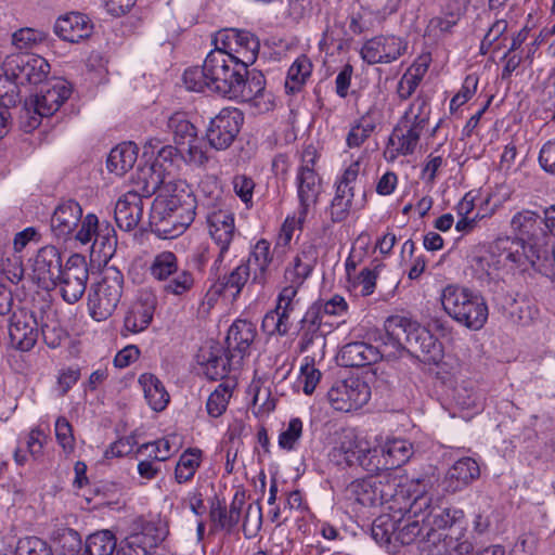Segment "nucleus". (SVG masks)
<instances>
[{
  "label": "nucleus",
  "mask_w": 555,
  "mask_h": 555,
  "mask_svg": "<svg viewBox=\"0 0 555 555\" xmlns=\"http://www.w3.org/2000/svg\"><path fill=\"white\" fill-rule=\"evenodd\" d=\"M387 353L384 344L378 348L365 341H352L340 349L338 359L343 366L362 367L376 363L383 357H387Z\"/></svg>",
  "instance_id": "obj_25"
},
{
  "label": "nucleus",
  "mask_w": 555,
  "mask_h": 555,
  "mask_svg": "<svg viewBox=\"0 0 555 555\" xmlns=\"http://www.w3.org/2000/svg\"><path fill=\"white\" fill-rule=\"evenodd\" d=\"M44 39L43 33L33 28H22L12 36L13 44L20 50L31 49Z\"/></svg>",
  "instance_id": "obj_61"
},
{
  "label": "nucleus",
  "mask_w": 555,
  "mask_h": 555,
  "mask_svg": "<svg viewBox=\"0 0 555 555\" xmlns=\"http://www.w3.org/2000/svg\"><path fill=\"white\" fill-rule=\"evenodd\" d=\"M262 524V511L259 504H249L242 525L245 538L251 539L257 535Z\"/></svg>",
  "instance_id": "obj_57"
},
{
  "label": "nucleus",
  "mask_w": 555,
  "mask_h": 555,
  "mask_svg": "<svg viewBox=\"0 0 555 555\" xmlns=\"http://www.w3.org/2000/svg\"><path fill=\"white\" fill-rule=\"evenodd\" d=\"M93 25L88 16L81 13H69L59 17L54 24V33L63 40L77 43L90 37Z\"/></svg>",
  "instance_id": "obj_31"
},
{
  "label": "nucleus",
  "mask_w": 555,
  "mask_h": 555,
  "mask_svg": "<svg viewBox=\"0 0 555 555\" xmlns=\"http://www.w3.org/2000/svg\"><path fill=\"white\" fill-rule=\"evenodd\" d=\"M179 154L186 163L196 166H204L208 162V156L198 135L194 142H186L184 146H179Z\"/></svg>",
  "instance_id": "obj_56"
},
{
  "label": "nucleus",
  "mask_w": 555,
  "mask_h": 555,
  "mask_svg": "<svg viewBox=\"0 0 555 555\" xmlns=\"http://www.w3.org/2000/svg\"><path fill=\"white\" fill-rule=\"evenodd\" d=\"M63 269L61 251L53 245H47L41 247L35 256L33 279L40 287L49 289Z\"/></svg>",
  "instance_id": "obj_21"
},
{
  "label": "nucleus",
  "mask_w": 555,
  "mask_h": 555,
  "mask_svg": "<svg viewBox=\"0 0 555 555\" xmlns=\"http://www.w3.org/2000/svg\"><path fill=\"white\" fill-rule=\"evenodd\" d=\"M122 293L124 274L116 267H107L101 281L92 284L88 294V308L92 319H108L118 307Z\"/></svg>",
  "instance_id": "obj_7"
},
{
  "label": "nucleus",
  "mask_w": 555,
  "mask_h": 555,
  "mask_svg": "<svg viewBox=\"0 0 555 555\" xmlns=\"http://www.w3.org/2000/svg\"><path fill=\"white\" fill-rule=\"evenodd\" d=\"M55 436L59 444L65 452L70 453L74 451L75 438L73 435V427L66 417H57L55 422Z\"/></svg>",
  "instance_id": "obj_60"
},
{
  "label": "nucleus",
  "mask_w": 555,
  "mask_h": 555,
  "mask_svg": "<svg viewBox=\"0 0 555 555\" xmlns=\"http://www.w3.org/2000/svg\"><path fill=\"white\" fill-rule=\"evenodd\" d=\"M232 364L237 365L236 359H232L228 351L225 357H223L220 354V349L216 348V351H211L205 362V374L212 380L223 378Z\"/></svg>",
  "instance_id": "obj_47"
},
{
  "label": "nucleus",
  "mask_w": 555,
  "mask_h": 555,
  "mask_svg": "<svg viewBox=\"0 0 555 555\" xmlns=\"http://www.w3.org/2000/svg\"><path fill=\"white\" fill-rule=\"evenodd\" d=\"M139 384L147 404L153 411L162 412L167 408L170 396L156 375L143 373L139 377Z\"/></svg>",
  "instance_id": "obj_34"
},
{
  "label": "nucleus",
  "mask_w": 555,
  "mask_h": 555,
  "mask_svg": "<svg viewBox=\"0 0 555 555\" xmlns=\"http://www.w3.org/2000/svg\"><path fill=\"white\" fill-rule=\"evenodd\" d=\"M396 522L390 516H382L372 525V537L379 544L395 543Z\"/></svg>",
  "instance_id": "obj_52"
},
{
  "label": "nucleus",
  "mask_w": 555,
  "mask_h": 555,
  "mask_svg": "<svg viewBox=\"0 0 555 555\" xmlns=\"http://www.w3.org/2000/svg\"><path fill=\"white\" fill-rule=\"evenodd\" d=\"M88 280L89 269L85 256L73 254L51 288H59L64 301L75 304L83 296Z\"/></svg>",
  "instance_id": "obj_11"
},
{
  "label": "nucleus",
  "mask_w": 555,
  "mask_h": 555,
  "mask_svg": "<svg viewBox=\"0 0 555 555\" xmlns=\"http://www.w3.org/2000/svg\"><path fill=\"white\" fill-rule=\"evenodd\" d=\"M167 168L159 162L141 167L135 178V189L144 198H150L157 190L166 183Z\"/></svg>",
  "instance_id": "obj_33"
},
{
  "label": "nucleus",
  "mask_w": 555,
  "mask_h": 555,
  "mask_svg": "<svg viewBox=\"0 0 555 555\" xmlns=\"http://www.w3.org/2000/svg\"><path fill=\"white\" fill-rule=\"evenodd\" d=\"M314 254L313 248L309 247V250H302L294 259L293 269L286 270V278L291 280V285H295L298 288L309 276L315 262Z\"/></svg>",
  "instance_id": "obj_44"
},
{
  "label": "nucleus",
  "mask_w": 555,
  "mask_h": 555,
  "mask_svg": "<svg viewBox=\"0 0 555 555\" xmlns=\"http://www.w3.org/2000/svg\"><path fill=\"white\" fill-rule=\"evenodd\" d=\"M302 434V422L300 418H292L288 426L279 436V446L285 450H293Z\"/></svg>",
  "instance_id": "obj_63"
},
{
  "label": "nucleus",
  "mask_w": 555,
  "mask_h": 555,
  "mask_svg": "<svg viewBox=\"0 0 555 555\" xmlns=\"http://www.w3.org/2000/svg\"><path fill=\"white\" fill-rule=\"evenodd\" d=\"M167 129L172 133L178 146H184L186 142L196 140L197 129L183 112H176L168 118Z\"/></svg>",
  "instance_id": "obj_42"
},
{
  "label": "nucleus",
  "mask_w": 555,
  "mask_h": 555,
  "mask_svg": "<svg viewBox=\"0 0 555 555\" xmlns=\"http://www.w3.org/2000/svg\"><path fill=\"white\" fill-rule=\"evenodd\" d=\"M114 551L117 552V542L109 530L90 534L83 547L85 555H113Z\"/></svg>",
  "instance_id": "obj_43"
},
{
  "label": "nucleus",
  "mask_w": 555,
  "mask_h": 555,
  "mask_svg": "<svg viewBox=\"0 0 555 555\" xmlns=\"http://www.w3.org/2000/svg\"><path fill=\"white\" fill-rule=\"evenodd\" d=\"M15 555H51V548L43 540L29 537L18 541Z\"/></svg>",
  "instance_id": "obj_62"
},
{
  "label": "nucleus",
  "mask_w": 555,
  "mask_h": 555,
  "mask_svg": "<svg viewBox=\"0 0 555 555\" xmlns=\"http://www.w3.org/2000/svg\"><path fill=\"white\" fill-rule=\"evenodd\" d=\"M345 498L362 506H377L378 499L374 488V477L351 481L345 489Z\"/></svg>",
  "instance_id": "obj_39"
},
{
  "label": "nucleus",
  "mask_w": 555,
  "mask_h": 555,
  "mask_svg": "<svg viewBox=\"0 0 555 555\" xmlns=\"http://www.w3.org/2000/svg\"><path fill=\"white\" fill-rule=\"evenodd\" d=\"M149 272L156 281L165 282L163 291L166 294L182 296L189 293L195 284L193 273L189 270L179 271L178 258L175 253L169 250L154 256Z\"/></svg>",
  "instance_id": "obj_9"
},
{
  "label": "nucleus",
  "mask_w": 555,
  "mask_h": 555,
  "mask_svg": "<svg viewBox=\"0 0 555 555\" xmlns=\"http://www.w3.org/2000/svg\"><path fill=\"white\" fill-rule=\"evenodd\" d=\"M261 330L269 336H285L291 330V322L283 320L278 312L271 310L262 319Z\"/></svg>",
  "instance_id": "obj_59"
},
{
  "label": "nucleus",
  "mask_w": 555,
  "mask_h": 555,
  "mask_svg": "<svg viewBox=\"0 0 555 555\" xmlns=\"http://www.w3.org/2000/svg\"><path fill=\"white\" fill-rule=\"evenodd\" d=\"M117 246L116 232L113 225L108 222H102L96 231L92 247H99V251L104 257H111Z\"/></svg>",
  "instance_id": "obj_50"
},
{
  "label": "nucleus",
  "mask_w": 555,
  "mask_h": 555,
  "mask_svg": "<svg viewBox=\"0 0 555 555\" xmlns=\"http://www.w3.org/2000/svg\"><path fill=\"white\" fill-rule=\"evenodd\" d=\"M297 293V286L288 285L281 291L278 297V302L273 310L278 312L279 315L286 322H291L289 317L295 310L296 304L298 302L296 299Z\"/></svg>",
  "instance_id": "obj_53"
},
{
  "label": "nucleus",
  "mask_w": 555,
  "mask_h": 555,
  "mask_svg": "<svg viewBox=\"0 0 555 555\" xmlns=\"http://www.w3.org/2000/svg\"><path fill=\"white\" fill-rule=\"evenodd\" d=\"M251 276L249 266L242 262L235 267L229 274L219 278L214 287L219 294L229 293L234 298L240 295L243 287Z\"/></svg>",
  "instance_id": "obj_40"
},
{
  "label": "nucleus",
  "mask_w": 555,
  "mask_h": 555,
  "mask_svg": "<svg viewBox=\"0 0 555 555\" xmlns=\"http://www.w3.org/2000/svg\"><path fill=\"white\" fill-rule=\"evenodd\" d=\"M245 264L249 266L251 283L264 286L273 272V253L267 240H259L253 247Z\"/></svg>",
  "instance_id": "obj_29"
},
{
  "label": "nucleus",
  "mask_w": 555,
  "mask_h": 555,
  "mask_svg": "<svg viewBox=\"0 0 555 555\" xmlns=\"http://www.w3.org/2000/svg\"><path fill=\"white\" fill-rule=\"evenodd\" d=\"M406 48V42L400 37L380 35L366 40L360 53L363 61L367 64H387L403 55Z\"/></svg>",
  "instance_id": "obj_18"
},
{
  "label": "nucleus",
  "mask_w": 555,
  "mask_h": 555,
  "mask_svg": "<svg viewBox=\"0 0 555 555\" xmlns=\"http://www.w3.org/2000/svg\"><path fill=\"white\" fill-rule=\"evenodd\" d=\"M516 245L511 237H499L489 249H477L468 256L467 270L472 278L481 284H490L496 280V272L502 268L518 269Z\"/></svg>",
  "instance_id": "obj_5"
},
{
  "label": "nucleus",
  "mask_w": 555,
  "mask_h": 555,
  "mask_svg": "<svg viewBox=\"0 0 555 555\" xmlns=\"http://www.w3.org/2000/svg\"><path fill=\"white\" fill-rule=\"evenodd\" d=\"M430 116V105L426 98L417 96L410 104L403 116L400 118L403 122H410L425 129L428 126Z\"/></svg>",
  "instance_id": "obj_48"
},
{
  "label": "nucleus",
  "mask_w": 555,
  "mask_h": 555,
  "mask_svg": "<svg viewBox=\"0 0 555 555\" xmlns=\"http://www.w3.org/2000/svg\"><path fill=\"white\" fill-rule=\"evenodd\" d=\"M374 129V122L369 120L366 117L360 118V120L351 127L350 131L347 134V145L350 149L359 147L370 138Z\"/></svg>",
  "instance_id": "obj_55"
},
{
  "label": "nucleus",
  "mask_w": 555,
  "mask_h": 555,
  "mask_svg": "<svg viewBox=\"0 0 555 555\" xmlns=\"http://www.w3.org/2000/svg\"><path fill=\"white\" fill-rule=\"evenodd\" d=\"M440 300L453 320L470 330H480L487 322L488 306L483 297L469 288L448 285L442 289Z\"/></svg>",
  "instance_id": "obj_4"
},
{
  "label": "nucleus",
  "mask_w": 555,
  "mask_h": 555,
  "mask_svg": "<svg viewBox=\"0 0 555 555\" xmlns=\"http://www.w3.org/2000/svg\"><path fill=\"white\" fill-rule=\"evenodd\" d=\"M79 223L80 228L74 233L73 237L82 245L93 243L100 225L99 218L94 214H88L81 218Z\"/></svg>",
  "instance_id": "obj_58"
},
{
  "label": "nucleus",
  "mask_w": 555,
  "mask_h": 555,
  "mask_svg": "<svg viewBox=\"0 0 555 555\" xmlns=\"http://www.w3.org/2000/svg\"><path fill=\"white\" fill-rule=\"evenodd\" d=\"M238 72L240 65L235 64L225 50L215 47L202 67H191L184 72L183 81L191 91H208L224 96Z\"/></svg>",
  "instance_id": "obj_3"
},
{
  "label": "nucleus",
  "mask_w": 555,
  "mask_h": 555,
  "mask_svg": "<svg viewBox=\"0 0 555 555\" xmlns=\"http://www.w3.org/2000/svg\"><path fill=\"white\" fill-rule=\"evenodd\" d=\"M210 519L217 528L231 532L236 526L235 521L230 518L229 511L222 502L219 500L211 504L210 507Z\"/></svg>",
  "instance_id": "obj_64"
},
{
  "label": "nucleus",
  "mask_w": 555,
  "mask_h": 555,
  "mask_svg": "<svg viewBox=\"0 0 555 555\" xmlns=\"http://www.w3.org/2000/svg\"><path fill=\"white\" fill-rule=\"evenodd\" d=\"M70 94L72 85L64 79H57L47 89H42L40 93L27 99L21 114L25 130L36 129L40 125L41 118L54 115Z\"/></svg>",
  "instance_id": "obj_6"
},
{
  "label": "nucleus",
  "mask_w": 555,
  "mask_h": 555,
  "mask_svg": "<svg viewBox=\"0 0 555 555\" xmlns=\"http://www.w3.org/2000/svg\"><path fill=\"white\" fill-rule=\"evenodd\" d=\"M209 234L219 246L215 264L221 263L235 235L234 215L221 207L211 208L206 215Z\"/></svg>",
  "instance_id": "obj_19"
},
{
  "label": "nucleus",
  "mask_w": 555,
  "mask_h": 555,
  "mask_svg": "<svg viewBox=\"0 0 555 555\" xmlns=\"http://www.w3.org/2000/svg\"><path fill=\"white\" fill-rule=\"evenodd\" d=\"M224 98L246 102L256 114H264L273 109L274 95L266 90L264 76L258 70L241 69L229 87Z\"/></svg>",
  "instance_id": "obj_8"
},
{
  "label": "nucleus",
  "mask_w": 555,
  "mask_h": 555,
  "mask_svg": "<svg viewBox=\"0 0 555 555\" xmlns=\"http://www.w3.org/2000/svg\"><path fill=\"white\" fill-rule=\"evenodd\" d=\"M353 197L352 189L336 188L335 196L330 206L333 222H341L348 218L353 206Z\"/></svg>",
  "instance_id": "obj_46"
},
{
  "label": "nucleus",
  "mask_w": 555,
  "mask_h": 555,
  "mask_svg": "<svg viewBox=\"0 0 555 555\" xmlns=\"http://www.w3.org/2000/svg\"><path fill=\"white\" fill-rule=\"evenodd\" d=\"M462 511L459 509L435 506L429 511L427 522L430 528H434L438 531V529H446L451 527L462 517Z\"/></svg>",
  "instance_id": "obj_51"
},
{
  "label": "nucleus",
  "mask_w": 555,
  "mask_h": 555,
  "mask_svg": "<svg viewBox=\"0 0 555 555\" xmlns=\"http://www.w3.org/2000/svg\"><path fill=\"white\" fill-rule=\"evenodd\" d=\"M155 212V224L151 225L152 232L158 237L164 240H170L178 237L191 225L196 215V198L191 193L184 194V208L182 212H173L167 219L163 220V217H158L159 214L165 212V208L157 206Z\"/></svg>",
  "instance_id": "obj_17"
},
{
  "label": "nucleus",
  "mask_w": 555,
  "mask_h": 555,
  "mask_svg": "<svg viewBox=\"0 0 555 555\" xmlns=\"http://www.w3.org/2000/svg\"><path fill=\"white\" fill-rule=\"evenodd\" d=\"M423 131V128L400 119L388 140L390 158L412 155L418 146Z\"/></svg>",
  "instance_id": "obj_28"
},
{
  "label": "nucleus",
  "mask_w": 555,
  "mask_h": 555,
  "mask_svg": "<svg viewBox=\"0 0 555 555\" xmlns=\"http://www.w3.org/2000/svg\"><path fill=\"white\" fill-rule=\"evenodd\" d=\"M371 398V388L359 377H349L333 383L327 391L330 404L337 411L350 412L362 408Z\"/></svg>",
  "instance_id": "obj_12"
},
{
  "label": "nucleus",
  "mask_w": 555,
  "mask_h": 555,
  "mask_svg": "<svg viewBox=\"0 0 555 555\" xmlns=\"http://www.w3.org/2000/svg\"><path fill=\"white\" fill-rule=\"evenodd\" d=\"M143 198L139 191H129L115 205V221L124 231L133 230L143 216Z\"/></svg>",
  "instance_id": "obj_30"
},
{
  "label": "nucleus",
  "mask_w": 555,
  "mask_h": 555,
  "mask_svg": "<svg viewBox=\"0 0 555 555\" xmlns=\"http://www.w3.org/2000/svg\"><path fill=\"white\" fill-rule=\"evenodd\" d=\"M157 206H162V208H165L164 214H159L158 217H163L162 219L165 220L169 216L173 215V212H182V208H184V194H173L170 196H157L151 207L150 212V225L155 224V212L158 208Z\"/></svg>",
  "instance_id": "obj_49"
},
{
  "label": "nucleus",
  "mask_w": 555,
  "mask_h": 555,
  "mask_svg": "<svg viewBox=\"0 0 555 555\" xmlns=\"http://www.w3.org/2000/svg\"><path fill=\"white\" fill-rule=\"evenodd\" d=\"M312 73V63L305 54L298 56L291 65L285 80V90L287 93L299 92Z\"/></svg>",
  "instance_id": "obj_41"
},
{
  "label": "nucleus",
  "mask_w": 555,
  "mask_h": 555,
  "mask_svg": "<svg viewBox=\"0 0 555 555\" xmlns=\"http://www.w3.org/2000/svg\"><path fill=\"white\" fill-rule=\"evenodd\" d=\"M384 346L387 357H395L406 350L423 362L438 363L442 357V346L425 327L410 319L393 315L385 322Z\"/></svg>",
  "instance_id": "obj_2"
},
{
  "label": "nucleus",
  "mask_w": 555,
  "mask_h": 555,
  "mask_svg": "<svg viewBox=\"0 0 555 555\" xmlns=\"http://www.w3.org/2000/svg\"><path fill=\"white\" fill-rule=\"evenodd\" d=\"M244 122V114L237 108H222L217 116L211 118L207 130L206 139L210 147L216 151L229 149Z\"/></svg>",
  "instance_id": "obj_13"
},
{
  "label": "nucleus",
  "mask_w": 555,
  "mask_h": 555,
  "mask_svg": "<svg viewBox=\"0 0 555 555\" xmlns=\"http://www.w3.org/2000/svg\"><path fill=\"white\" fill-rule=\"evenodd\" d=\"M160 540L156 525L145 522L139 532H133L120 541L116 555H149Z\"/></svg>",
  "instance_id": "obj_27"
},
{
  "label": "nucleus",
  "mask_w": 555,
  "mask_h": 555,
  "mask_svg": "<svg viewBox=\"0 0 555 555\" xmlns=\"http://www.w3.org/2000/svg\"><path fill=\"white\" fill-rule=\"evenodd\" d=\"M545 210L539 214L533 210H521L511 220V227L516 234L511 238L517 247L518 269L527 271H547L555 262V246L546 232Z\"/></svg>",
  "instance_id": "obj_1"
},
{
  "label": "nucleus",
  "mask_w": 555,
  "mask_h": 555,
  "mask_svg": "<svg viewBox=\"0 0 555 555\" xmlns=\"http://www.w3.org/2000/svg\"><path fill=\"white\" fill-rule=\"evenodd\" d=\"M377 453L378 450L376 448H371L367 441L359 439L353 435H346L339 446L332 450L331 456L338 465H359L364 469L372 472L374 469H378V462H374L377 457Z\"/></svg>",
  "instance_id": "obj_15"
},
{
  "label": "nucleus",
  "mask_w": 555,
  "mask_h": 555,
  "mask_svg": "<svg viewBox=\"0 0 555 555\" xmlns=\"http://www.w3.org/2000/svg\"><path fill=\"white\" fill-rule=\"evenodd\" d=\"M202 451L188 449L181 455L176 465L175 478L178 483L191 480L201 465Z\"/></svg>",
  "instance_id": "obj_45"
},
{
  "label": "nucleus",
  "mask_w": 555,
  "mask_h": 555,
  "mask_svg": "<svg viewBox=\"0 0 555 555\" xmlns=\"http://www.w3.org/2000/svg\"><path fill=\"white\" fill-rule=\"evenodd\" d=\"M157 297L151 291H141L125 317V328L139 333L147 328L153 320Z\"/></svg>",
  "instance_id": "obj_26"
},
{
  "label": "nucleus",
  "mask_w": 555,
  "mask_h": 555,
  "mask_svg": "<svg viewBox=\"0 0 555 555\" xmlns=\"http://www.w3.org/2000/svg\"><path fill=\"white\" fill-rule=\"evenodd\" d=\"M256 335V325L250 321L238 319L230 326L225 337L227 351L232 359H236L237 365H241L242 360L249 356Z\"/></svg>",
  "instance_id": "obj_24"
},
{
  "label": "nucleus",
  "mask_w": 555,
  "mask_h": 555,
  "mask_svg": "<svg viewBox=\"0 0 555 555\" xmlns=\"http://www.w3.org/2000/svg\"><path fill=\"white\" fill-rule=\"evenodd\" d=\"M8 331L11 346L20 351H29L39 336L36 318L23 311L11 317Z\"/></svg>",
  "instance_id": "obj_23"
},
{
  "label": "nucleus",
  "mask_w": 555,
  "mask_h": 555,
  "mask_svg": "<svg viewBox=\"0 0 555 555\" xmlns=\"http://www.w3.org/2000/svg\"><path fill=\"white\" fill-rule=\"evenodd\" d=\"M230 398L231 391L229 387L219 385L208 397L206 403L207 413L212 417L221 416L228 406Z\"/></svg>",
  "instance_id": "obj_54"
},
{
  "label": "nucleus",
  "mask_w": 555,
  "mask_h": 555,
  "mask_svg": "<svg viewBox=\"0 0 555 555\" xmlns=\"http://www.w3.org/2000/svg\"><path fill=\"white\" fill-rule=\"evenodd\" d=\"M423 530L418 520L398 526L395 532V544L416 545V548L420 551L421 541H429L430 543L439 539V531L436 529L428 528L426 534H423Z\"/></svg>",
  "instance_id": "obj_35"
},
{
  "label": "nucleus",
  "mask_w": 555,
  "mask_h": 555,
  "mask_svg": "<svg viewBox=\"0 0 555 555\" xmlns=\"http://www.w3.org/2000/svg\"><path fill=\"white\" fill-rule=\"evenodd\" d=\"M137 157V146L132 142L118 144L108 154L107 169L117 176H122L133 167Z\"/></svg>",
  "instance_id": "obj_38"
},
{
  "label": "nucleus",
  "mask_w": 555,
  "mask_h": 555,
  "mask_svg": "<svg viewBox=\"0 0 555 555\" xmlns=\"http://www.w3.org/2000/svg\"><path fill=\"white\" fill-rule=\"evenodd\" d=\"M212 42L215 47L225 50V53L244 70L255 63L260 49V42L254 34L235 28L218 31Z\"/></svg>",
  "instance_id": "obj_10"
},
{
  "label": "nucleus",
  "mask_w": 555,
  "mask_h": 555,
  "mask_svg": "<svg viewBox=\"0 0 555 555\" xmlns=\"http://www.w3.org/2000/svg\"><path fill=\"white\" fill-rule=\"evenodd\" d=\"M373 477L378 505L391 503L390 509H398L401 502L409 499L411 487L415 486L414 480L403 483L401 476L388 469Z\"/></svg>",
  "instance_id": "obj_20"
},
{
  "label": "nucleus",
  "mask_w": 555,
  "mask_h": 555,
  "mask_svg": "<svg viewBox=\"0 0 555 555\" xmlns=\"http://www.w3.org/2000/svg\"><path fill=\"white\" fill-rule=\"evenodd\" d=\"M3 66L5 77L12 78L15 85L40 83L50 72V65L43 57L28 53L8 56Z\"/></svg>",
  "instance_id": "obj_14"
},
{
  "label": "nucleus",
  "mask_w": 555,
  "mask_h": 555,
  "mask_svg": "<svg viewBox=\"0 0 555 555\" xmlns=\"http://www.w3.org/2000/svg\"><path fill=\"white\" fill-rule=\"evenodd\" d=\"M479 476L478 463L472 457H462L447 473L444 480L447 490L457 492L478 479Z\"/></svg>",
  "instance_id": "obj_32"
},
{
  "label": "nucleus",
  "mask_w": 555,
  "mask_h": 555,
  "mask_svg": "<svg viewBox=\"0 0 555 555\" xmlns=\"http://www.w3.org/2000/svg\"><path fill=\"white\" fill-rule=\"evenodd\" d=\"M414 487H411L410 496L405 499L404 502H401L400 506H398L399 511H404L411 514L413 517H421L422 521H428L429 511L434 507L431 504V496L425 492L424 488L418 489L422 483L421 480L414 481Z\"/></svg>",
  "instance_id": "obj_36"
},
{
  "label": "nucleus",
  "mask_w": 555,
  "mask_h": 555,
  "mask_svg": "<svg viewBox=\"0 0 555 555\" xmlns=\"http://www.w3.org/2000/svg\"><path fill=\"white\" fill-rule=\"evenodd\" d=\"M315 150L309 146L304 151L302 165L297 173V193L300 203V218L306 217L310 205L315 204L321 192V181L313 166Z\"/></svg>",
  "instance_id": "obj_16"
},
{
  "label": "nucleus",
  "mask_w": 555,
  "mask_h": 555,
  "mask_svg": "<svg viewBox=\"0 0 555 555\" xmlns=\"http://www.w3.org/2000/svg\"><path fill=\"white\" fill-rule=\"evenodd\" d=\"M82 218V208L75 199L62 201L54 209L50 227L57 241L72 238Z\"/></svg>",
  "instance_id": "obj_22"
},
{
  "label": "nucleus",
  "mask_w": 555,
  "mask_h": 555,
  "mask_svg": "<svg viewBox=\"0 0 555 555\" xmlns=\"http://www.w3.org/2000/svg\"><path fill=\"white\" fill-rule=\"evenodd\" d=\"M385 460L384 466L399 467L406 463L413 454L412 443L403 438H387L380 447Z\"/></svg>",
  "instance_id": "obj_37"
}]
</instances>
